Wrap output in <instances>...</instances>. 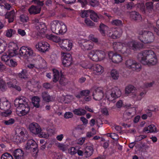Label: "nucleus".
Segmentation results:
<instances>
[{
    "mask_svg": "<svg viewBox=\"0 0 159 159\" xmlns=\"http://www.w3.org/2000/svg\"><path fill=\"white\" fill-rule=\"evenodd\" d=\"M92 90L93 91V96L95 100L99 101L102 100L100 102V105L102 106L109 104V102L113 101L120 97L121 95V92L117 88H113L111 90L107 91L105 95L102 88L94 87Z\"/></svg>",
    "mask_w": 159,
    "mask_h": 159,
    "instance_id": "obj_1",
    "label": "nucleus"
},
{
    "mask_svg": "<svg viewBox=\"0 0 159 159\" xmlns=\"http://www.w3.org/2000/svg\"><path fill=\"white\" fill-rule=\"evenodd\" d=\"M113 48L116 51L120 52L122 53H129L127 49L129 48L134 50H137L143 46L142 44H139L137 42L133 40L125 42H114L113 44Z\"/></svg>",
    "mask_w": 159,
    "mask_h": 159,
    "instance_id": "obj_2",
    "label": "nucleus"
},
{
    "mask_svg": "<svg viewBox=\"0 0 159 159\" xmlns=\"http://www.w3.org/2000/svg\"><path fill=\"white\" fill-rule=\"evenodd\" d=\"M14 104L16 107V113L20 116L26 115L29 111L30 107L27 100L24 97L16 99Z\"/></svg>",
    "mask_w": 159,
    "mask_h": 159,
    "instance_id": "obj_3",
    "label": "nucleus"
},
{
    "mask_svg": "<svg viewBox=\"0 0 159 159\" xmlns=\"http://www.w3.org/2000/svg\"><path fill=\"white\" fill-rule=\"evenodd\" d=\"M138 58L143 65L150 66L156 64L157 59L155 53L152 50H146L139 53Z\"/></svg>",
    "mask_w": 159,
    "mask_h": 159,
    "instance_id": "obj_4",
    "label": "nucleus"
},
{
    "mask_svg": "<svg viewBox=\"0 0 159 159\" xmlns=\"http://www.w3.org/2000/svg\"><path fill=\"white\" fill-rule=\"evenodd\" d=\"M138 39L144 43H152L154 39L153 34L145 30H140L138 32Z\"/></svg>",
    "mask_w": 159,
    "mask_h": 159,
    "instance_id": "obj_5",
    "label": "nucleus"
},
{
    "mask_svg": "<svg viewBox=\"0 0 159 159\" xmlns=\"http://www.w3.org/2000/svg\"><path fill=\"white\" fill-rule=\"evenodd\" d=\"M105 52L102 51L93 50L89 52L88 56L92 60L94 61H101L105 58Z\"/></svg>",
    "mask_w": 159,
    "mask_h": 159,
    "instance_id": "obj_6",
    "label": "nucleus"
},
{
    "mask_svg": "<svg viewBox=\"0 0 159 159\" xmlns=\"http://www.w3.org/2000/svg\"><path fill=\"white\" fill-rule=\"evenodd\" d=\"M25 148L26 150L30 151L33 156L35 157L37 156L38 152L37 144L33 139L28 140Z\"/></svg>",
    "mask_w": 159,
    "mask_h": 159,
    "instance_id": "obj_7",
    "label": "nucleus"
},
{
    "mask_svg": "<svg viewBox=\"0 0 159 159\" xmlns=\"http://www.w3.org/2000/svg\"><path fill=\"white\" fill-rule=\"evenodd\" d=\"M19 54L20 56L25 59L35 55V53L33 49L27 46H22L21 47L19 51Z\"/></svg>",
    "mask_w": 159,
    "mask_h": 159,
    "instance_id": "obj_8",
    "label": "nucleus"
},
{
    "mask_svg": "<svg viewBox=\"0 0 159 159\" xmlns=\"http://www.w3.org/2000/svg\"><path fill=\"white\" fill-rule=\"evenodd\" d=\"M73 45V41L69 39H61L59 43L58 47L62 50L67 51H70L72 48Z\"/></svg>",
    "mask_w": 159,
    "mask_h": 159,
    "instance_id": "obj_9",
    "label": "nucleus"
},
{
    "mask_svg": "<svg viewBox=\"0 0 159 159\" xmlns=\"http://www.w3.org/2000/svg\"><path fill=\"white\" fill-rule=\"evenodd\" d=\"M125 66L126 68L132 69L137 71H140L141 69V64L131 59L126 60L125 62Z\"/></svg>",
    "mask_w": 159,
    "mask_h": 159,
    "instance_id": "obj_10",
    "label": "nucleus"
},
{
    "mask_svg": "<svg viewBox=\"0 0 159 159\" xmlns=\"http://www.w3.org/2000/svg\"><path fill=\"white\" fill-rule=\"evenodd\" d=\"M61 58L62 64L64 66L68 67L73 62L72 58L71 55L68 52H61Z\"/></svg>",
    "mask_w": 159,
    "mask_h": 159,
    "instance_id": "obj_11",
    "label": "nucleus"
},
{
    "mask_svg": "<svg viewBox=\"0 0 159 159\" xmlns=\"http://www.w3.org/2000/svg\"><path fill=\"white\" fill-rule=\"evenodd\" d=\"M35 47L39 51L42 52H45L50 49V45L45 41H40L37 43Z\"/></svg>",
    "mask_w": 159,
    "mask_h": 159,
    "instance_id": "obj_12",
    "label": "nucleus"
},
{
    "mask_svg": "<svg viewBox=\"0 0 159 159\" xmlns=\"http://www.w3.org/2000/svg\"><path fill=\"white\" fill-rule=\"evenodd\" d=\"M99 28V31L103 36H107L113 39V28L109 29L107 26L102 24L100 25Z\"/></svg>",
    "mask_w": 159,
    "mask_h": 159,
    "instance_id": "obj_13",
    "label": "nucleus"
},
{
    "mask_svg": "<svg viewBox=\"0 0 159 159\" xmlns=\"http://www.w3.org/2000/svg\"><path fill=\"white\" fill-rule=\"evenodd\" d=\"M79 45L84 50H92L93 48L94 44L90 41L84 39H82L79 42Z\"/></svg>",
    "mask_w": 159,
    "mask_h": 159,
    "instance_id": "obj_14",
    "label": "nucleus"
},
{
    "mask_svg": "<svg viewBox=\"0 0 159 159\" xmlns=\"http://www.w3.org/2000/svg\"><path fill=\"white\" fill-rule=\"evenodd\" d=\"M33 23L35 25L36 29L39 33L43 34L46 31L47 28L45 25L43 23L39 22L38 19L33 20Z\"/></svg>",
    "mask_w": 159,
    "mask_h": 159,
    "instance_id": "obj_15",
    "label": "nucleus"
},
{
    "mask_svg": "<svg viewBox=\"0 0 159 159\" xmlns=\"http://www.w3.org/2000/svg\"><path fill=\"white\" fill-rule=\"evenodd\" d=\"M108 55L109 59L115 63H120L123 60L122 57L120 55L114 53L113 52H109L108 53Z\"/></svg>",
    "mask_w": 159,
    "mask_h": 159,
    "instance_id": "obj_16",
    "label": "nucleus"
},
{
    "mask_svg": "<svg viewBox=\"0 0 159 159\" xmlns=\"http://www.w3.org/2000/svg\"><path fill=\"white\" fill-rule=\"evenodd\" d=\"M8 46V51L10 52V55L12 56H15L17 54V50L19 48L17 43L11 42L9 43Z\"/></svg>",
    "mask_w": 159,
    "mask_h": 159,
    "instance_id": "obj_17",
    "label": "nucleus"
},
{
    "mask_svg": "<svg viewBox=\"0 0 159 159\" xmlns=\"http://www.w3.org/2000/svg\"><path fill=\"white\" fill-rule=\"evenodd\" d=\"M30 131L33 134H38L41 130V128L39 125L36 123H32L29 125Z\"/></svg>",
    "mask_w": 159,
    "mask_h": 159,
    "instance_id": "obj_18",
    "label": "nucleus"
},
{
    "mask_svg": "<svg viewBox=\"0 0 159 159\" xmlns=\"http://www.w3.org/2000/svg\"><path fill=\"white\" fill-rule=\"evenodd\" d=\"M61 21L54 20L50 24V29L52 32L57 34Z\"/></svg>",
    "mask_w": 159,
    "mask_h": 159,
    "instance_id": "obj_19",
    "label": "nucleus"
},
{
    "mask_svg": "<svg viewBox=\"0 0 159 159\" xmlns=\"http://www.w3.org/2000/svg\"><path fill=\"white\" fill-rule=\"evenodd\" d=\"M37 63V65L38 68H46L47 66V64L46 61L41 56H38L37 57V61L36 62Z\"/></svg>",
    "mask_w": 159,
    "mask_h": 159,
    "instance_id": "obj_20",
    "label": "nucleus"
},
{
    "mask_svg": "<svg viewBox=\"0 0 159 159\" xmlns=\"http://www.w3.org/2000/svg\"><path fill=\"white\" fill-rule=\"evenodd\" d=\"M16 133L17 134L25 140L27 139L28 137V133L26 129L24 128H20L16 129Z\"/></svg>",
    "mask_w": 159,
    "mask_h": 159,
    "instance_id": "obj_21",
    "label": "nucleus"
},
{
    "mask_svg": "<svg viewBox=\"0 0 159 159\" xmlns=\"http://www.w3.org/2000/svg\"><path fill=\"white\" fill-rule=\"evenodd\" d=\"M91 69L98 75H101L104 71V68L99 64H95L92 66Z\"/></svg>",
    "mask_w": 159,
    "mask_h": 159,
    "instance_id": "obj_22",
    "label": "nucleus"
},
{
    "mask_svg": "<svg viewBox=\"0 0 159 159\" xmlns=\"http://www.w3.org/2000/svg\"><path fill=\"white\" fill-rule=\"evenodd\" d=\"M137 93L136 89L132 85H129L127 86L125 89V93L127 94H130L131 96L133 98V96L134 94Z\"/></svg>",
    "mask_w": 159,
    "mask_h": 159,
    "instance_id": "obj_23",
    "label": "nucleus"
},
{
    "mask_svg": "<svg viewBox=\"0 0 159 159\" xmlns=\"http://www.w3.org/2000/svg\"><path fill=\"white\" fill-rule=\"evenodd\" d=\"M13 154L16 159H24V152L20 149L15 150L13 152Z\"/></svg>",
    "mask_w": 159,
    "mask_h": 159,
    "instance_id": "obj_24",
    "label": "nucleus"
},
{
    "mask_svg": "<svg viewBox=\"0 0 159 159\" xmlns=\"http://www.w3.org/2000/svg\"><path fill=\"white\" fill-rule=\"evenodd\" d=\"M46 37L48 39L58 43V45L61 40L59 37L52 34H47L46 35Z\"/></svg>",
    "mask_w": 159,
    "mask_h": 159,
    "instance_id": "obj_25",
    "label": "nucleus"
},
{
    "mask_svg": "<svg viewBox=\"0 0 159 159\" xmlns=\"http://www.w3.org/2000/svg\"><path fill=\"white\" fill-rule=\"evenodd\" d=\"M67 30V29L66 25L64 22L61 21L57 34H64L66 32Z\"/></svg>",
    "mask_w": 159,
    "mask_h": 159,
    "instance_id": "obj_26",
    "label": "nucleus"
},
{
    "mask_svg": "<svg viewBox=\"0 0 159 159\" xmlns=\"http://www.w3.org/2000/svg\"><path fill=\"white\" fill-rule=\"evenodd\" d=\"M146 93V91L144 90L141 92L139 95L137 94V93L135 94H134L133 99L135 101H140L145 95Z\"/></svg>",
    "mask_w": 159,
    "mask_h": 159,
    "instance_id": "obj_27",
    "label": "nucleus"
},
{
    "mask_svg": "<svg viewBox=\"0 0 159 159\" xmlns=\"http://www.w3.org/2000/svg\"><path fill=\"white\" fill-rule=\"evenodd\" d=\"M73 99V96L70 95H67L66 96H62L61 97L60 102L65 103H68L71 102Z\"/></svg>",
    "mask_w": 159,
    "mask_h": 159,
    "instance_id": "obj_28",
    "label": "nucleus"
},
{
    "mask_svg": "<svg viewBox=\"0 0 159 159\" xmlns=\"http://www.w3.org/2000/svg\"><path fill=\"white\" fill-rule=\"evenodd\" d=\"M143 131L147 133L154 132H157L156 127L153 124H152L148 127H145L143 129Z\"/></svg>",
    "mask_w": 159,
    "mask_h": 159,
    "instance_id": "obj_29",
    "label": "nucleus"
},
{
    "mask_svg": "<svg viewBox=\"0 0 159 159\" xmlns=\"http://www.w3.org/2000/svg\"><path fill=\"white\" fill-rule=\"evenodd\" d=\"M16 80H11L7 83V84L8 87L14 88L17 91H20L21 90V88L20 87L16 85Z\"/></svg>",
    "mask_w": 159,
    "mask_h": 159,
    "instance_id": "obj_30",
    "label": "nucleus"
},
{
    "mask_svg": "<svg viewBox=\"0 0 159 159\" xmlns=\"http://www.w3.org/2000/svg\"><path fill=\"white\" fill-rule=\"evenodd\" d=\"M41 11V7L39 6L35 7L31 6L29 9V11L30 14H36L39 13Z\"/></svg>",
    "mask_w": 159,
    "mask_h": 159,
    "instance_id": "obj_31",
    "label": "nucleus"
},
{
    "mask_svg": "<svg viewBox=\"0 0 159 159\" xmlns=\"http://www.w3.org/2000/svg\"><path fill=\"white\" fill-rule=\"evenodd\" d=\"M93 150L91 146L87 147L84 153V155L86 157H89L91 156L93 153Z\"/></svg>",
    "mask_w": 159,
    "mask_h": 159,
    "instance_id": "obj_32",
    "label": "nucleus"
},
{
    "mask_svg": "<svg viewBox=\"0 0 159 159\" xmlns=\"http://www.w3.org/2000/svg\"><path fill=\"white\" fill-rule=\"evenodd\" d=\"M25 140L23 138L16 133L12 139V141L17 144L24 142Z\"/></svg>",
    "mask_w": 159,
    "mask_h": 159,
    "instance_id": "obj_33",
    "label": "nucleus"
},
{
    "mask_svg": "<svg viewBox=\"0 0 159 159\" xmlns=\"http://www.w3.org/2000/svg\"><path fill=\"white\" fill-rule=\"evenodd\" d=\"M112 31H113V39L119 37L122 33V30L120 28H113Z\"/></svg>",
    "mask_w": 159,
    "mask_h": 159,
    "instance_id": "obj_34",
    "label": "nucleus"
},
{
    "mask_svg": "<svg viewBox=\"0 0 159 159\" xmlns=\"http://www.w3.org/2000/svg\"><path fill=\"white\" fill-rule=\"evenodd\" d=\"M131 18L134 20H139L141 19V15L138 12L133 11L130 13Z\"/></svg>",
    "mask_w": 159,
    "mask_h": 159,
    "instance_id": "obj_35",
    "label": "nucleus"
},
{
    "mask_svg": "<svg viewBox=\"0 0 159 159\" xmlns=\"http://www.w3.org/2000/svg\"><path fill=\"white\" fill-rule=\"evenodd\" d=\"M42 97L43 100L47 102L52 101L54 99L53 97L50 96L47 93L45 92L42 93Z\"/></svg>",
    "mask_w": 159,
    "mask_h": 159,
    "instance_id": "obj_36",
    "label": "nucleus"
},
{
    "mask_svg": "<svg viewBox=\"0 0 159 159\" xmlns=\"http://www.w3.org/2000/svg\"><path fill=\"white\" fill-rule=\"evenodd\" d=\"M15 11H12L10 12L7 13L5 17L8 19L9 22L11 23L13 21Z\"/></svg>",
    "mask_w": 159,
    "mask_h": 159,
    "instance_id": "obj_37",
    "label": "nucleus"
},
{
    "mask_svg": "<svg viewBox=\"0 0 159 159\" xmlns=\"http://www.w3.org/2000/svg\"><path fill=\"white\" fill-rule=\"evenodd\" d=\"M53 81L54 82H57L60 77V74L59 71L55 69H53Z\"/></svg>",
    "mask_w": 159,
    "mask_h": 159,
    "instance_id": "obj_38",
    "label": "nucleus"
},
{
    "mask_svg": "<svg viewBox=\"0 0 159 159\" xmlns=\"http://www.w3.org/2000/svg\"><path fill=\"white\" fill-rule=\"evenodd\" d=\"M10 53V52L8 51L7 53H4L2 56V61L5 62L6 63H7L11 57H13L11 56Z\"/></svg>",
    "mask_w": 159,
    "mask_h": 159,
    "instance_id": "obj_39",
    "label": "nucleus"
},
{
    "mask_svg": "<svg viewBox=\"0 0 159 159\" xmlns=\"http://www.w3.org/2000/svg\"><path fill=\"white\" fill-rule=\"evenodd\" d=\"M74 113L78 116H82L84 115L86 113V111L82 108L75 109L73 111Z\"/></svg>",
    "mask_w": 159,
    "mask_h": 159,
    "instance_id": "obj_40",
    "label": "nucleus"
},
{
    "mask_svg": "<svg viewBox=\"0 0 159 159\" xmlns=\"http://www.w3.org/2000/svg\"><path fill=\"white\" fill-rule=\"evenodd\" d=\"M111 75L113 79L116 80L119 77V73L116 70L113 69L111 71Z\"/></svg>",
    "mask_w": 159,
    "mask_h": 159,
    "instance_id": "obj_41",
    "label": "nucleus"
},
{
    "mask_svg": "<svg viewBox=\"0 0 159 159\" xmlns=\"http://www.w3.org/2000/svg\"><path fill=\"white\" fill-rule=\"evenodd\" d=\"M32 102L34 106L36 107H39V98L37 96H34L32 98Z\"/></svg>",
    "mask_w": 159,
    "mask_h": 159,
    "instance_id": "obj_42",
    "label": "nucleus"
},
{
    "mask_svg": "<svg viewBox=\"0 0 159 159\" xmlns=\"http://www.w3.org/2000/svg\"><path fill=\"white\" fill-rule=\"evenodd\" d=\"M80 66L83 68L91 69L92 65L91 63L87 61H83L80 63Z\"/></svg>",
    "mask_w": 159,
    "mask_h": 159,
    "instance_id": "obj_43",
    "label": "nucleus"
},
{
    "mask_svg": "<svg viewBox=\"0 0 159 159\" xmlns=\"http://www.w3.org/2000/svg\"><path fill=\"white\" fill-rule=\"evenodd\" d=\"M90 16L91 19L94 22H97L98 19V17L97 14L93 11H90Z\"/></svg>",
    "mask_w": 159,
    "mask_h": 159,
    "instance_id": "obj_44",
    "label": "nucleus"
},
{
    "mask_svg": "<svg viewBox=\"0 0 159 159\" xmlns=\"http://www.w3.org/2000/svg\"><path fill=\"white\" fill-rule=\"evenodd\" d=\"M16 31L13 29H9L6 31V36L8 38H11L16 33Z\"/></svg>",
    "mask_w": 159,
    "mask_h": 159,
    "instance_id": "obj_45",
    "label": "nucleus"
},
{
    "mask_svg": "<svg viewBox=\"0 0 159 159\" xmlns=\"http://www.w3.org/2000/svg\"><path fill=\"white\" fill-rule=\"evenodd\" d=\"M19 77L21 79H26L28 78V75L27 71L25 70H23L21 73L18 74Z\"/></svg>",
    "mask_w": 159,
    "mask_h": 159,
    "instance_id": "obj_46",
    "label": "nucleus"
},
{
    "mask_svg": "<svg viewBox=\"0 0 159 159\" xmlns=\"http://www.w3.org/2000/svg\"><path fill=\"white\" fill-rule=\"evenodd\" d=\"M146 11L151 12L153 11V3L152 2L146 3Z\"/></svg>",
    "mask_w": 159,
    "mask_h": 159,
    "instance_id": "obj_47",
    "label": "nucleus"
},
{
    "mask_svg": "<svg viewBox=\"0 0 159 159\" xmlns=\"http://www.w3.org/2000/svg\"><path fill=\"white\" fill-rule=\"evenodd\" d=\"M78 147H72L70 148L68 150L69 153L71 155H74L77 153Z\"/></svg>",
    "mask_w": 159,
    "mask_h": 159,
    "instance_id": "obj_48",
    "label": "nucleus"
},
{
    "mask_svg": "<svg viewBox=\"0 0 159 159\" xmlns=\"http://www.w3.org/2000/svg\"><path fill=\"white\" fill-rule=\"evenodd\" d=\"M67 80L64 76L61 75L59 80L60 84L62 85H65L67 83Z\"/></svg>",
    "mask_w": 159,
    "mask_h": 159,
    "instance_id": "obj_49",
    "label": "nucleus"
},
{
    "mask_svg": "<svg viewBox=\"0 0 159 159\" xmlns=\"http://www.w3.org/2000/svg\"><path fill=\"white\" fill-rule=\"evenodd\" d=\"M1 159H13L12 156L7 152L3 154Z\"/></svg>",
    "mask_w": 159,
    "mask_h": 159,
    "instance_id": "obj_50",
    "label": "nucleus"
},
{
    "mask_svg": "<svg viewBox=\"0 0 159 159\" xmlns=\"http://www.w3.org/2000/svg\"><path fill=\"white\" fill-rule=\"evenodd\" d=\"M6 64L10 66L13 67L17 65V63L16 61L12 59L10 60H9Z\"/></svg>",
    "mask_w": 159,
    "mask_h": 159,
    "instance_id": "obj_51",
    "label": "nucleus"
},
{
    "mask_svg": "<svg viewBox=\"0 0 159 159\" xmlns=\"http://www.w3.org/2000/svg\"><path fill=\"white\" fill-rule=\"evenodd\" d=\"M38 134H39V136L40 138L47 139L49 136L48 133L42 131L41 130Z\"/></svg>",
    "mask_w": 159,
    "mask_h": 159,
    "instance_id": "obj_52",
    "label": "nucleus"
},
{
    "mask_svg": "<svg viewBox=\"0 0 159 159\" xmlns=\"http://www.w3.org/2000/svg\"><path fill=\"white\" fill-rule=\"evenodd\" d=\"M20 20L23 23L27 22L29 20V18L27 16L25 15H21L20 16Z\"/></svg>",
    "mask_w": 159,
    "mask_h": 159,
    "instance_id": "obj_53",
    "label": "nucleus"
},
{
    "mask_svg": "<svg viewBox=\"0 0 159 159\" xmlns=\"http://www.w3.org/2000/svg\"><path fill=\"white\" fill-rule=\"evenodd\" d=\"M57 146L63 151H65L67 148L66 146L63 144L60 143H58L56 144Z\"/></svg>",
    "mask_w": 159,
    "mask_h": 159,
    "instance_id": "obj_54",
    "label": "nucleus"
},
{
    "mask_svg": "<svg viewBox=\"0 0 159 159\" xmlns=\"http://www.w3.org/2000/svg\"><path fill=\"white\" fill-rule=\"evenodd\" d=\"M85 24L88 26L92 27L94 26V24L92 22L90 19H86L84 20Z\"/></svg>",
    "mask_w": 159,
    "mask_h": 159,
    "instance_id": "obj_55",
    "label": "nucleus"
},
{
    "mask_svg": "<svg viewBox=\"0 0 159 159\" xmlns=\"http://www.w3.org/2000/svg\"><path fill=\"white\" fill-rule=\"evenodd\" d=\"M107 136L110 137L112 139L115 140H117L118 139V136L117 134H116L111 133L107 134Z\"/></svg>",
    "mask_w": 159,
    "mask_h": 159,
    "instance_id": "obj_56",
    "label": "nucleus"
},
{
    "mask_svg": "<svg viewBox=\"0 0 159 159\" xmlns=\"http://www.w3.org/2000/svg\"><path fill=\"white\" fill-rule=\"evenodd\" d=\"M2 107H1V109L2 110H5V107L8 108L10 107V105L9 102L7 101H4L2 104V105H1Z\"/></svg>",
    "mask_w": 159,
    "mask_h": 159,
    "instance_id": "obj_57",
    "label": "nucleus"
},
{
    "mask_svg": "<svg viewBox=\"0 0 159 159\" xmlns=\"http://www.w3.org/2000/svg\"><path fill=\"white\" fill-rule=\"evenodd\" d=\"M92 10L84 11H82L81 14V16L83 18L87 17L90 15V11Z\"/></svg>",
    "mask_w": 159,
    "mask_h": 159,
    "instance_id": "obj_58",
    "label": "nucleus"
},
{
    "mask_svg": "<svg viewBox=\"0 0 159 159\" xmlns=\"http://www.w3.org/2000/svg\"><path fill=\"white\" fill-rule=\"evenodd\" d=\"M11 113V111L10 110H7L4 112H1V115L3 116H9Z\"/></svg>",
    "mask_w": 159,
    "mask_h": 159,
    "instance_id": "obj_59",
    "label": "nucleus"
},
{
    "mask_svg": "<svg viewBox=\"0 0 159 159\" xmlns=\"http://www.w3.org/2000/svg\"><path fill=\"white\" fill-rule=\"evenodd\" d=\"M111 24L113 25H122V21L119 20H115L111 22Z\"/></svg>",
    "mask_w": 159,
    "mask_h": 159,
    "instance_id": "obj_60",
    "label": "nucleus"
},
{
    "mask_svg": "<svg viewBox=\"0 0 159 159\" xmlns=\"http://www.w3.org/2000/svg\"><path fill=\"white\" fill-rule=\"evenodd\" d=\"M89 4L93 7H96L99 5V3L97 0H90Z\"/></svg>",
    "mask_w": 159,
    "mask_h": 159,
    "instance_id": "obj_61",
    "label": "nucleus"
},
{
    "mask_svg": "<svg viewBox=\"0 0 159 159\" xmlns=\"http://www.w3.org/2000/svg\"><path fill=\"white\" fill-rule=\"evenodd\" d=\"M6 125H9L13 124L15 122V120L12 118H11L8 120H5L3 121Z\"/></svg>",
    "mask_w": 159,
    "mask_h": 159,
    "instance_id": "obj_62",
    "label": "nucleus"
},
{
    "mask_svg": "<svg viewBox=\"0 0 159 159\" xmlns=\"http://www.w3.org/2000/svg\"><path fill=\"white\" fill-rule=\"evenodd\" d=\"M57 60V57L55 54H52L50 57V60L52 63H55Z\"/></svg>",
    "mask_w": 159,
    "mask_h": 159,
    "instance_id": "obj_63",
    "label": "nucleus"
},
{
    "mask_svg": "<svg viewBox=\"0 0 159 159\" xmlns=\"http://www.w3.org/2000/svg\"><path fill=\"white\" fill-rule=\"evenodd\" d=\"M37 63H36L35 64H29L27 66V67L30 69H35L38 70L39 69L37 65Z\"/></svg>",
    "mask_w": 159,
    "mask_h": 159,
    "instance_id": "obj_64",
    "label": "nucleus"
}]
</instances>
